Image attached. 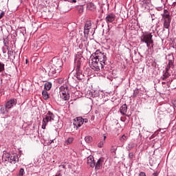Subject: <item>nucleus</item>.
I'll list each match as a JSON object with an SVG mask.
<instances>
[{
	"label": "nucleus",
	"mask_w": 176,
	"mask_h": 176,
	"mask_svg": "<svg viewBox=\"0 0 176 176\" xmlns=\"http://www.w3.org/2000/svg\"><path fill=\"white\" fill-rule=\"evenodd\" d=\"M107 63V55L97 50L96 53L90 56L89 64V67L94 71L102 69Z\"/></svg>",
	"instance_id": "f257e3e1"
},
{
	"label": "nucleus",
	"mask_w": 176,
	"mask_h": 176,
	"mask_svg": "<svg viewBox=\"0 0 176 176\" xmlns=\"http://www.w3.org/2000/svg\"><path fill=\"white\" fill-rule=\"evenodd\" d=\"M60 98L64 101H68L69 100V90L68 89V86L62 85L59 88Z\"/></svg>",
	"instance_id": "f03ea898"
},
{
	"label": "nucleus",
	"mask_w": 176,
	"mask_h": 176,
	"mask_svg": "<svg viewBox=\"0 0 176 176\" xmlns=\"http://www.w3.org/2000/svg\"><path fill=\"white\" fill-rule=\"evenodd\" d=\"M53 120H54V114L50 111H48L47 113L45 116V118H43V124L41 126L42 129L45 130L49 122H53Z\"/></svg>",
	"instance_id": "7ed1b4c3"
},
{
	"label": "nucleus",
	"mask_w": 176,
	"mask_h": 176,
	"mask_svg": "<svg viewBox=\"0 0 176 176\" xmlns=\"http://www.w3.org/2000/svg\"><path fill=\"white\" fill-rule=\"evenodd\" d=\"M153 36L151 33L147 34H143L141 36V42H142L143 43H146L147 47H149V46L153 45V39H152Z\"/></svg>",
	"instance_id": "20e7f679"
},
{
	"label": "nucleus",
	"mask_w": 176,
	"mask_h": 176,
	"mask_svg": "<svg viewBox=\"0 0 176 176\" xmlns=\"http://www.w3.org/2000/svg\"><path fill=\"white\" fill-rule=\"evenodd\" d=\"M83 61H85V58L82 56V54H77L75 57L74 63L77 65L78 68H80V65H82Z\"/></svg>",
	"instance_id": "39448f33"
},
{
	"label": "nucleus",
	"mask_w": 176,
	"mask_h": 176,
	"mask_svg": "<svg viewBox=\"0 0 176 176\" xmlns=\"http://www.w3.org/2000/svg\"><path fill=\"white\" fill-rule=\"evenodd\" d=\"M83 123H85V119L82 118V117H77L76 119H74L73 124L74 127L78 129V127H80Z\"/></svg>",
	"instance_id": "423d86ee"
},
{
	"label": "nucleus",
	"mask_w": 176,
	"mask_h": 176,
	"mask_svg": "<svg viewBox=\"0 0 176 176\" xmlns=\"http://www.w3.org/2000/svg\"><path fill=\"white\" fill-rule=\"evenodd\" d=\"M60 72L61 71L60 69H56V67L52 66V68L50 69L49 75H50V76H52L53 78H56V76H57Z\"/></svg>",
	"instance_id": "0eeeda50"
},
{
	"label": "nucleus",
	"mask_w": 176,
	"mask_h": 176,
	"mask_svg": "<svg viewBox=\"0 0 176 176\" xmlns=\"http://www.w3.org/2000/svg\"><path fill=\"white\" fill-rule=\"evenodd\" d=\"M90 30H91V21H88L85 23L84 27V34L85 35H89L90 32Z\"/></svg>",
	"instance_id": "6e6552de"
},
{
	"label": "nucleus",
	"mask_w": 176,
	"mask_h": 176,
	"mask_svg": "<svg viewBox=\"0 0 176 176\" xmlns=\"http://www.w3.org/2000/svg\"><path fill=\"white\" fill-rule=\"evenodd\" d=\"M17 104V100L16 99H11L10 100L8 101L6 104V108L7 109H10V108H12V107H14Z\"/></svg>",
	"instance_id": "1a4fd4ad"
},
{
	"label": "nucleus",
	"mask_w": 176,
	"mask_h": 176,
	"mask_svg": "<svg viewBox=\"0 0 176 176\" xmlns=\"http://www.w3.org/2000/svg\"><path fill=\"white\" fill-rule=\"evenodd\" d=\"M115 19H116V15H115V14L110 13L107 14L105 20L107 23H113V21H115Z\"/></svg>",
	"instance_id": "9d476101"
},
{
	"label": "nucleus",
	"mask_w": 176,
	"mask_h": 176,
	"mask_svg": "<svg viewBox=\"0 0 176 176\" xmlns=\"http://www.w3.org/2000/svg\"><path fill=\"white\" fill-rule=\"evenodd\" d=\"M54 68H56V69H60L61 71V67H63V60L60 59H57L54 61Z\"/></svg>",
	"instance_id": "9b49d317"
},
{
	"label": "nucleus",
	"mask_w": 176,
	"mask_h": 176,
	"mask_svg": "<svg viewBox=\"0 0 176 176\" xmlns=\"http://www.w3.org/2000/svg\"><path fill=\"white\" fill-rule=\"evenodd\" d=\"M8 162H9V163H12V164H16V162H19V156H17V154L10 155V158Z\"/></svg>",
	"instance_id": "f8f14e48"
},
{
	"label": "nucleus",
	"mask_w": 176,
	"mask_h": 176,
	"mask_svg": "<svg viewBox=\"0 0 176 176\" xmlns=\"http://www.w3.org/2000/svg\"><path fill=\"white\" fill-rule=\"evenodd\" d=\"M102 163H104V157H100L95 164V170H100L102 167Z\"/></svg>",
	"instance_id": "ddd939ff"
},
{
	"label": "nucleus",
	"mask_w": 176,
	"mask_h": 176,
	"mask_svg": "<svg viewBox=\"0 0 176 176\" xmlns=\"http://www.w3.org/2000/svg\"><path fill=\"white\" fill-rule=\"evenodd\" d=\"M87 164L91 167H94L96 166V162H94V157L93 155H89L87 157Z\"/></svg>",
	"instance_id": "4468645a"
},
{
	"label": "nucleus",
	"mask_w": 176,
	"mask_h": 176,
	"mask_svg": "<svg viewBox=\"0 0 176 176\" xmlns=\"http://www.w3.org/2000/svg\"><path fill=\"white\" fill-rule=\"evenodd\" d=\"M10 157V154L9 153H7L6 151H3V155L2 159L5 162H8L9 159Z\"/></svg>",
	"instance_id": "2eb2a0df"
},
{
	"label": "nucleus",
	"mask_w": 176,
	"mask_h": 176,
	"mask_svg": "<svg viewBox=\"0 0 176 176\" xmlns=\"http://www.w3.org/2000/svg\"><path fill=\"white\" fill-rule=\"evenodd\" d=\"M122 115H126L127 113V104H124L120 109Z\"/></svg>",
	"instance_id": "dca6fc26"
},
{
	"label": "nucleus",
	"mask_w": 176,
	"mask_h": 176,
	"mask_svg": "<svg viewBox=\"0 0 176 176\" xmlns=\"http://www.w3.org/2000/svg\"><path fill=\"white\" fill-rule=\"evenodd\" d=\"M170 70H166L165 73L162 76V80H165L167 78H170L171 74H170Z\"/></svg>",
	"instance_id": "f3484780"
},
{
	"label": "nucleus",
	"mask_w": 176,
	"mask_h": 176,
	"mask_svg": "<svg viewBox=\"0 0 176 176\" xmlns=\"http://www.w3.org/2000/svg\"><path fill=\"white\" fill-rule=\"evenodd\" d=\"M170 23H171V19H166L164 23V28H168V27H170Z\"/></svg>",
	"instance_id": "a211bd4d"
},
{
	"label": "nucleus",
	"mask_w": 176,
	"mask_h": 176,
	"mask_svg": "<svg viewBox=\"0 0 176 176\" xmlns=\"http://www.w3.org/2000/svg\"><path fill=\"white\" fill-rule=\"evenodd\" d=\"M85 140L87 144H91V142H93V138L90 135H87L85 138Z\"/></svg>",
	"instance_id": "6ab92c4d"
},
{
	"label": "nucleus",
	"mask_w": 176,
	"mask_h": 176,
	"mask_svg": "<svg viewBox=\"0 0 176 176\" xmlns=\"http://www.w3.org/2000/svg\"><path fill=\"white\" fill-rule=\"evenodd\" d=\"M44 89H45V90L49 91L52 89V82H46L44 85Z\"/></svg>",
	"instance_id": "aec40b11"
},
{
	"label": "nucleus",
	"mask_w": 176,
	"mask_h": 176,
	"mask_svg": "<svg viewBox=\"0 0 176 176\" xmlns=\"http://www.w3.org/2000/svg\"><path fill=\"white\" fill-rule=\"evenodd\" d=\"M87 9L89 10H94V9H96V5L93 3H90L87 5Z\"/></svg>",
	"instance_id": "412c9836"
},
{
	"label": "nucleus",
	"mask_w": 176,
	"mask_h": 176,
	"mask_svg": "<svg viewBox=\"0 0 176 176\" xmlns=\"http://www.w3.org/2000/svg\"><path fill=\"white\" fill-rule=\"evenodd\" d=\"M173 65H174V63H173V60H170L168 61V65L166 67V71H170V68H171V67H173Z\"/></svg>",
	"instance_id": "4be33fe9"
},
{
	"label": "nucleus",
	"mask_w": 176,
	"mask_h": 176,
	"mask_svg": "<svg viewBox=\"0 0 176 176\" xmlns=\"http://www.w3.org/2000/svg\"><path fill=\"white\" fill-rule=\"evenodd\" d=\"M42 96L45 100H49V94L47 93V91H43Z\"/></svg>",
	"instance_id": "5701e85b"
},
{
	"label": "nucleus",
	"mask_w": 176,
	"mask_h": 176,
	"mask_svg": "<svg viewBox=\"0 0 176 176\" xmlns=\"http://www.w3.org/2000/svg\"><path fill=\"white\" fill-rule=\"evenodd\" d=\"M116 151H118V146H111V148L110 149V152L111 153H116Z\"/></svg>",
	"instance_id": "b1692460"
},
{
	"label": "nucleus",
	"mask_w": 176,
	"mask_h": 176,
	"mask_svg": "<svg viewBox=\"0 0 176 176\" xmlns=\"http://www.w3.org/2000/svg\"><path fill=\"white\" fill-rule=\"evenodd\" d=\"M73 142H74V138H69L65 141V144H66V145H69V144H72Z\"/></svg>",
	"instance_id": "393cba45"
},
{
	"label": "nucleus",
	"mask_w": 176,
	"mask_h": 176,
	"mask_svg": "<svg viewBox=\"0 0 176 176\" xmlns=\"http://www.w3.org/2000/svg\"><path fill=\"white\" fill-rule=\"evenodd\" d=\"M76 9H77L78 13H83L84 8L82 6H77Z\"/></svg>",
	"instance_id": "a878e982"
},
{
	"label": "nucleus",
	"mask_w": 176,
	"mask_h": 176,
	"mask_svg": "<svg viewBox=\"0 0 176 176\" xmlns=\"http://www.w3.org/2000/svg\"><path fill=\"white\" fill-rule=\"evenodd\" d=\"M162 17L164 19V21L171 20V18H170V14H164Z\"/></svg>",
	"instance_id": "bb28decb"
},
{
	"label": "nucleus",
	"mask_w": 176,
	"mask_h": 176,
	"mask_svg": "<svg viewBox=\"0 0 176 176\" xmlns=\"http://www.w3.org/2000/svg\"><path fill=\"white\" fill-rule=\"evenodd\" d=\"M127 140V136H126V135H123L120 138V141H121V142H124L125 141Z\"/></svg>",
	"instance_id": "cd10ccee"
},
{
	"label": "nucleus",
	"mask_w": 176,
	"mask_h": 176,
	"mask_svg": "<svg viewBox=\"0 0 176 176\" xmlns=\"http://www.w3.org/2000/svg\"><path fill=\"white\" fill-rule=\"evenodd\" d=\"M3 71H5V64L0 62V73L3 72Z\"/></svg>",
	"instance_id": "c85d7f7f"
},
{
	"label": "nucleus",
	"mask_w": 176,
	"mask_h": 176,
	"mask_svg": "<svg viewBox=\"0 0 176 176\" xmlns=\"http://www.w3.org/2000/svg\"><path fill=\"white\" fill-rule=\"evenodd\" d=\"M6 109H8V108H6V106H2L0 109V111L1 112H2V113H6Z\"/></svg>",
	"instance_id": "c756f323"
},
{
	"label": "nucleus",
	"mask_w": 176,
	"mask_h": 176,
	"mask_svg": "<svg viewBox=\"0 0 176 176\" xmlns=\"http://www.w3.org/2000/svg\"><path fill=\"white\" fill-rule=\"evenodd\" d=\"M104 144H105V141L101 140V141L98 144V148H102V146H104Z\"/></svg>",
	"instance_id": "7c9ffc66"
},
{
	"label": "nucleus",
	"mask_w": 176,
	"mask_h": 176,
	"mask_svg": "<svg viewBox=\"0 0 176 176\" xmlns=\"http://www.w3.org/2000/svg\"><path fill=\"white\" fill-rule=\"evenodd\" d=\"M25 173V172L24 171V168H21L19 170V176H23Z\"/></svg>",
	"instance_id": "2f4dec72"
},
{
	"label": "nucleus",
	"mask_w": 176,
	"mask_h": 176,
	"mask_svg": "<svg viewBox=\"0 0 176 176\" xmlns=\"http://www.w3.org/2000/svg\"><path fill=\"white\" fill-rule=\"evenodd\" d=\"M8 57H10V56H13V51L8 50Z\"/></svg>",
	"instance_id": "473e14b6"
},
{
	"label": "nucleus",
	"mask_w": 176,
	"mask_h": 176,
	"mask_svg": "<svg viewBox=\"0 0 176 176\" xmlns=\"http://www.w3.org/2000/svg\"><path fill=\"white\" fill-rule=\"evenodd\" d=\"M5 16V12L2 11L0 14V20Z\"/></svg>",
	"instance_id": "72a5a7b5"
},
{
	"label": "nucleus",
	"mask_w": 176,
	"mask_h": 176,
	"mask_svg": "<svg viewBox=\"0 0 176 176\" xmlns=\"http://www.w3.org/2000/svg\"><path fill=\"white\" fill-rule=\"evenodd\" d=\"M138 176H146V174H145V172H140Z\"/></svg>",
	"instance_id": "f704fd0d"
},
{
	"label": "nucleus",
	"mask_w": 176,
	"mask_h": 176,
	"mask_svg": "<svg viewBox=\"0 0 176 176\" xmlns=\"http://www.w3.org/2000/svg\"><path fill=\"white\" fill-rule=\"evenodd\" d=\"M164 14H168V10H164Z\"/></svg>",
	"instance_id": "c9c22d12"
},
{
	"label": "nucleus",
	"mask_w": 176,
	"mask_h": 176,
	"mask_svg": "<svg viewBox=\"0 0 176 176\" xmlns=\"http://www.w3.org/2000/svg\"><path fill=\"white\" fill-rule=\"evenodd\" d=\"M107 140V135H103V140L102 141H105Z\"/></svg>",
	"instance_id": "e433bc0d"
},
{
	"label": "nucleus",
	"mask_w": 176,
	"mask_h": 176,
	"mask_svg": "<svg viewBox=\"0 0 176 176\" xmlns=\"http://www.w3.org/2000/svg\"><path fill=\"white\" fill-rule=\"evenodd\" d=\"M157 175H158L157 173H154L152 176H157Z\"/></svg>",
	"instance_id": "4c0bfd02"
},
{
	"label": "nucleus",
	"mask_w": 176,
	"mask_h": 176,
	"mask_svg": "<svg viewBox=\"0 0 176 176\" xmlns=\"http://www.w3.org/2000/svg\"><path fill=\"white\" fill-rule=\"evenodd\" d=\"M84 122H85V123H87L88 120H87V119H85V120H84Z\"/></svg>",
	"instance_id": "58836bf2"
},
{
	"label": "nucleus",
	"mask_w": 176,
	"mask_h": 176,
	"mask_svg": "<svg viewBox=\"0 0 176 176\" xmlns=\"http://www.w3.org/2000/svg\"><path fill=\"white\" fill-rule=\"evenodd\" d=\"M89 94H91V97H94V96H93V92H90Z\"/></svg>",
	"instance_id": "ea45409f"
},
{
	"label": "nucleus",
	"mask_w": 176,
	"mask_h": 176,
	"mask_svg": "<svg viewBox=\"0 0 176 176\" xmlns=\"http://www.w3.org/2000/svg\"><path fill=\"white\" fill-rule=\"evenodd\" d=\"M74 3H76V0H72Z\"/></svg>",
	"instance_id": "a19ab883"
},
{
	"label": "nucleus",
	"mask_w": 176,
	"mask_h": 176,
	"mask_svg": "<svg viewBox=\"0 0 176 176\" xmlns=\"http://www.w3.org/2000/svg\"><path fill=\"white\" fill-rule=\"evenodd\" d=\"M55 176H63V175H61L60 173H58V175H55Z\"/></svg>",
	"instance_id": "79ce46f5"
},
{
	"label": "nucleus",
	"mask_w": 176,
	"mask_h": 176,
	"mask_svg": "<svg viewBox=\"0 0 176 176\" xmlns=\"http://www.w3.org/2000/svg\"><path fill=\"white\" fill-rule=\"evenodd\" d=\"M129 156H133V153H129Z\"/></svg>",
	"instance_id": "37998d69"
},
{
	"label": "nucleus",
	"mask_w": 176,
	"mask_h": 176,
	"mask_svg": "<svg viewBox=\"0 0 176 176\" xmlns=\"http://www.w3.org/2000/svg\"><path fill=\"white\" fill-rule=\"evenodd\" d=\"M27 63H28V59H26V64H27Z\"/></svg>",
	"instance_id": "c03bdc74"
}]
</instances>
